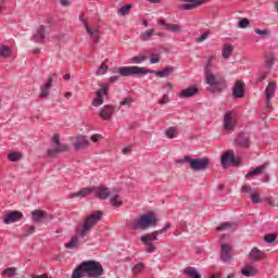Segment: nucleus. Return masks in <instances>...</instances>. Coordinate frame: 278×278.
<instances>
[{
    "label": "nucleus",
    "instance_id": "nucleus-5",
    "mask_svg": "<svg viewBox=\"0 0 278 278\" xmlns=\"http://www.w3.org/2000/svg\"><path fill=\"white\" fill-rule=\"evenodd\" d=\"M205 77V81L207 84L208 92H220L227 88V83L225 77L215 75L214 73L207 74Z\"/></svg>",
    "mask_w": 278,
    "mask_h": 278
},
{
    "label": "nucleus",
    "instance_id": "nucleus-24",
    "mask_svg": "<svg viewBox=\"0 0 278 278\" xmlns=\"http://www.w3.org/2000/svg\"><path fill=\"white\" fill-rule=\"evenodd\" d=\"M233 150L227 151L222 155V166L229 168L231 166V160H233Z\"/></svg>",
    "mask_w": 278,
    "mask_h": 278
},
{
    "label": "nucleus",
    "instance_id": "nucleus-1",
    "mask_svg": "<svg viewBox=\"0 0 278 278\" xmlns=\"http://www.w3.org/2000/svg\"><path fill=\"white\" fill-rule=\"evenodd\" d=\"M101 218H103V212L101 211H96L85 217L81 229H79V227L76 228V236L72 237L70 242L65 244V249H76L77 244H79V238L87 237Z\"/></svg>",
    "mask_w": 278,
    "mask_h": 278
},
{
    "label": "nucleus",
    "instance_id": "nucleus-31",
    "mask_svg": "<svg viewBox=\"0 0 278 278\" xmlns=\"http://www.w3.org/2000/svg\"><path fill=\"white\" fill-rule=\"evenodd\" d=\"M12 55V49L3 43H0V58H4L7 60Z\"/></svg>",
    "mask_w": 278,
    "mask_h": 278
},
{
    "label": "nucleus",
    "instance_id": "nucleus-28",
    "mask_svg": "<svg viewBox=\"0 0 278 278\" xmlns=\"http://www.w3.org/2000/svg\"><path fill=\"white\" fill-rule=\"evenodd\" d=\"M232 53H233V46L231 43H227L224 46V49L222 51V58H224V60H229Z\"/></svg>",
    "mask_w": 278,
    "mask_h": 278
},
{
    "label": "nucleus",
    "instance_id": "nucleus-39",
    "mask_svg": "<svg viewBox=\"0 0 278 278\" xmlns=\"http://www.w3.org/2000/svg\"><path fill=\"white\" fill-rule=\"evenodd\" d=\"M212 60H214V56L208 58L205 66H204V76L211 75L212 73Z\"/></svg>",
    "mask_w": 278,
    "mask_h": 278
},
{
    "label": "nucleus",
    "instance_id": "nucleus-51",
    "mask_svg": "<svg viewBox=\"0 0 278 278\" xmlns=\"http://www.w3.org/2000/svg\"><path fill=\"white\" fill-rule=\"evenodd\" d=\"M56 149L59 150V153H64L68 151V146L64 143L56 144Z\"/></svg>",
    "mask_w": 278,
    "mask_h": 278
},
{
    "label": "nucleus",
    "instance_id": "nucleus-27",
    "mask_svg": "<svg viewBox=\"0 0 278 278\" xmlns=\"http://www.w3.org/2000/svg\"><path fill=\"white\" fill-rule=\"evenodd\" d=\"M243 277H255L257 275V269L253 266H245L241 269Z\"/></svg>",
    "mask_w": 278,
    "mask_h": 278
},
{
    "label": "nucleus",
    "instance_id": "nucleus-45",
    "mask_svg": "<svg viewBox=\"0 0 278 278\" xmlns=\"http://www.w3.org/2000/svg\"><path fill=\"white\" fill-rule=\"evenodd\" d=\"M36 231V226H26L24 227V238H27L28 236H31Z\"/></svg>",
    "mask_w": 278,
    "mask_h": 278
},
{
    "label": "nucleus",
    "instance_id": "nucleus-56",
    "mask_svg": "<svg viewBox=\"0 0 278 278\" xmlns=\"http://www.w3.org/2000/svg\"><path fill=\"white\" fill-rule=\"evenodd\" d=\"M60 153V150L58 148L49 149L48 150V155L49 157H55Z\"/></svg>",
    "mask_w": 278,
    "mask_h": 278
},
{
    "label": "nucleus",
    "instance_id": "nucleus-7",
    "mask_svg": "<svg viewBox=\"0 0 278 278\" xmlns=\"http://www.w3.org/2000/svg\"><path fill=\"white\" fill-rule=\"evenodd\" d=\"M121 77H131L132 75H147V68L138 66H123L118 68Z\"/></svg>",
    "mask_w": 278,
    "mask_h": 278
},
{
    "label": "nucleus",
    "instance_id": "nucleus-9",
    "mask_svg": "<svg viewBox=\"0 0 278 278\" xmlns=\"http://www.w3.org/2000/svg\"><path fill=\"white\" fill-rule=\"evenodd\" d=\"M110 92V88L106 84H102L101 88L96 91V99L91 102L93 108H99V105H103V96H106Z\"/></svg>",
    "mask_w": 278,
    "mask_h": 278
},
{
    "label": "nucleus",
    "instance_id": "nucleus-12",
    "mask_svg": "<svg viewBox=\"0 0 278 278\" xmlns=\"http://www.w3.org/2000/svg\"><path fill=\"white\" fill-rule=\"evenodd\" d=\"M18 220H23V212L21 211H11L3 217L4 225H12V223H18Z\"/></svg>",
    "mask_w": 278,
    "mask_h": 278
},
{
    "label": "nucleus",
    "instance_id": "nucleus-61",
    "mask_svg": "<svg viewBox=\"0 0 278 278\" xmlns=\"http://www.w3.org/2000/svg\"><path fill=\"white\" fill-rule=\"evenodd\" d=\"M232 166H238L240 164V157H236V155H232V160L230 161Z\"/></svg>",
    "mask_w": 278,
    "mask_h": 278
},
{
    "label": "nucleus",
    "instance_id": "nucleus-48",
    "mask_svg": "<svg viewBox=\"0 0 278 278\" xmlns=\"http://www.w3.org/2000/svg\"><path fill=\"white\" fill-rule=\"evenodd\" d=\"M250 197H251L252 203H254V204L262 203V198L260 197L258 193H253V192H252V193L250 194Z\"/></svg>",
    "mask_w": 278,
    "mask_h": 278
},
{
    "label": "nucleus",
    "instance_id": "nucleus-62",
    "mask_svg": "<svg viewBox=\"0 0 278 278\" xmlns=\"http://www.w3.org/2000/svg\"><path fill=\"white\" fill-rule=\"evenodd\" d=\"M52 140H53V142H54L56 146L60 144V143H61V142H60V135L54 134L53 137H52Z\"/></svg>",
    "mask_w": 278,
    "mask_h": 278
},
{
    "label": "nucleus",
    "instance_id": "nucleus-29",
    "mask_svg": "<svg viewBox=\"0 0 278 278\" xmlns=\"http://www.w3.org/2000/svg\"><path fill=\"white\" fill-rule=\"evenodd\" d=\"M264 257H266V254H264V252L260 251L257 248L252 249L250 252V260H264Z\"/></svg>",
    "mask_w": 278,
    "mask_h": 278
},
{
    "label": "nucleus",
    "instance_id": "nucleus-55",
    "mask_svg": "<svg viewBox=\"0 0 278 278\" xmlns=\"http://www.w3.org/2000/svg\"><path fill=\"white\" fill-rule=\"evenodd\" d=\"M241 192L251 195V194H253V189L251 188V186H242L241 187Z\"/></svg>",
    "mask_w": 278,
    "mask_h": 278
},
{
    "label": "nucleus",
    "instance_id": "nucleus-52",
    "mask_svg": "<svg viewBox=\"0 0 278 278\" xmlns=\"http://www.w3.org/2000/svg\"><path fill=\"white\" fill-rule=\"evenodd\" d=\"M255 34H257L258 36H270V30L268 29H265V30H262L260 28H255Z\"/></svg>",
    "mask_w": 278,
    "mask_h": 278
},
{
    "label": "nucleus",
    "instance_id": "nucleus-46",
    "mask_svg": "<svg viewBox=\"0 0 278 278\" xmlns=\"http://www.w3.org/2000/svg\"><path fill=\"white\" fill-rule=\"evenodd\" d=\"M249 25H251V22L247 17H243L242 20L239 21L240 29H247V27H249Z\"/></svg>",
    "mask_w": 278,
    "mask_h": 278
},
{
    "label": "nucleus",
    "instance_id": "nucleus-22",
    "mask_svg": "<svg viewBox=\"0 0 278 278\" xmlns=\"http://www.w3.org/2000/svg\"><path fill=\"white\" fill-rule=\"evenodd\" d=\"M47 218V213L41 210H35L31 212V220L37 224H42V222Z\"/></svg>",
    "mask_w": 278,
    "mask_h": 278
},
{
    "label": "nucleus",
    "instance_id": "nucleus-25",
    "mask_svg": "<svg viewBox=\"0 0 278 278\" xmlns=\"http://www.w3.org/2000/svg\"><path fill=\"white\" fill-rule=\"evenodd\" d=\"M275 92H277V83L269 81L265 89V99H273V97H275Z\"/></svg>",
    "mask_w": 278,
    "mask_h": 278
},
{
    "label": "nucleus",
    "instance_id": "nucleus-19",
    "mask_svg": "<svg viewBox=\"0 0 278 278\" xmlns=\"http://www.w3.org/2000/svg\"><path fill=\"white\" fill-rule=\"evenodd\" d=\"M186 3L180 4V10H194L205 3V0H184Z\"/></svg>",
    "mask_w": 278,
    "mask_h": 278
},
{
    "label": "nucleus",
    "instance_id": "nucleus-14",
    "mask_svg": "<svg viewBox=\"0 0 278 278\" xmlns=\"http://www.w3.org/2000/svg\"><path fill=\"white\" fill-rule=\"evenodd\" d=\"M93 193L96 194L97 199H100V201L110 199V195L112 194L110 188L105 186L93 187Z\"/></svg>",
    "mask_w": 278,
    "mask_h": 278
},
{
    "label": "nucleus",
    "instance_id": "nucleus-18",
    "mask_svg": "<svg viewBox=\"0 0 278 278\" xmlns=\"http://www.w3.org/2000/svg\"><path fill=\"white\" fill-rule=\"evenodd\" d=\"M157 25H162L164 29L172 31V34H179V31H181V26L179 24H168L164 20H159Z\"/></svg>",
    "mask_w": 278,
    "mask_h": 278
},
{
    "label": "nucleus",
    "instance_id": "nucleus-30",
    "mask_svg": "<svg viewBox=\"0 0 278 278\" xmlns=\"http://www.w3.org/2000/svg\"><path fill=\"white\" fill-rule=\"evenodd\" d=\"M264 170H266V164H263L261 166H257L255 169L250 170L245 177L249 179V177H255L257 175H262V173H264Z\"/></svg>",
    "mask_w": 278,
    "mask_h": 278
},
{
    "label": "nucleus",
    "instance_id": "nucleus-34",
    "mask_svg": "<svg viewBox=\"0 0 278 278\" xmlns=\"http://www.w3.org/2000/svg\"><path fill=\"white\" fill-rule=\"evenodd\" d=\"M110 203L113 207H121L123 205V199H121V195L115 194L111 197Z\"/></svg>",
    "mask_w": 278,
    "mask_h": 278
},
{
    "label": "nucleus",
    "instance_id": "nucleus-57",
    "mask_svg": "<svg viewBox=\"0 0 278 278\" xmlns=\"http://www.w3.org/2000/svg\"><path fill=\"white\" fill-rule=\"evenodd\" d=\"M134 103L132 98H126L125 100L119 102V105H128V108Z\"/></svg>",
    "mask_w": 278,
    "mask_h": 278
},
{
    "label": "nucleus",
    "instance_id": "nucleus-38",
    "mask_svg": "<svg viewBox=\"0 0 278 278\" xmlns=\"http://www.w3.org/2000/svg\"><path fill=\"white\" fill-rule=\"evenodd\" d=\"M131 64H142V62H147V55L139 54L130 59Z\"/></svg>",
    "mask_w": 278,
    "mask_h": 278
},
{
    "label": "nucleus",
    "instance_id": "nucleus-43",
    "mask_svg": "<svg viewBox=\"0 0 278 278\" xmlns=\"http://www.w3.org/2000/svg\"><path fill=\"white\" fill-rule=\"evenodd\" d=\"M143 244H146L147 253H155L157 248L155 247V244H153V242L147 241V242H143Z\"/></svg>",
    "mask_w": 278,
    "mask_h": 278
},
{
    "label": "nucleus",
    "instance_id": "nucleus-32",
    "mask_svg": "<svg viewBox=\"0 0 278 278\" xmlns=\"http://www.w3.org/2000/svg\"><path fill=\"white\" fill-rule=\"evenodd\" d=\"M185 275L190 278H201V274H199L197 268L190 266L185 268Z\"/></svg>",
    "mask_w": 278,
    "mask_h": 278
},
{
    "label": "nucleus",
    "instance_id": "nucleus-3",
    "mask_svg": "<svg viewBox=\"0 0 278 278\" xmlns=\"http://www.w3.org/2000/svg\"><path fill=\"white\" fill-rule=\"evenodd\" d=\"M157 223H160L157 216L154 213H148L132 219L130 223V228H132L135 231L138 229L144 231L149 229V227H157Z\"/></svg>",
    "mask_w": 278,
    "mask_h": 278
},
{
    "label": "nucleus",
    "instance_id": "nucleus-20",
    "mask_svg": "<svg viewBox=\"0 0 278 278\" xmlns=\"http://www.w3.org/2000/svg\"><path fill=\"white\" fill-rule=\"evenodd\" d=\"M220 260L225 264H227V262H231V245L225 243L222 244Z\"/></svg>",
    "mask_w": 278,
    "mask_h": 278
},
{
    "label": "nucleus",
    "instance_id": "nucleus-60",
    "mask_svg": "<svg viewBox=\"0 0 278 278\" xmlns=\"http://www.w3.org/2000/svg\"><path fill=\"white\" fill-rule=\"evenodd\" d=\"M101 138H103V136H101L99 134H94L91 136L90 140H91V142H99Z\"/></svg>",
    "mask_w": 278,
    "mask_h": 278
},
{
    "label": "nucleus",
    "instance_id": "nucleus-58",
    "mask_svg": "<svg viewBox=\"0 0 278 278\" xmlns=\"http://www.w3.org/2000/svg\"><path fill=\"white\" fill-rule=\"evenodd\" d=\"M270 100L271 99L265 98V103H266L267 112H271L273 111V102Z\"/></svg>",
    "mask_w": 278,
    "mask_h": 278
},
{
    "label": "nucleus",
    "instance_id": "nucleus-40",
    "mask_svg": "<svg viewBox=\"0 0 278 278\" xmlns=\"http://www.w3.org/2000/svg\"><path fill=\"white\" fill-rule=\"evenodd\" d=\"M129 10H131V4L124 5L117 10V14L119 16H127V14H129Z\"/></svg>",
    "mask_w": 278,
    "mask_h": 278
},
{
    "label": "nucleus",
    "instance_id": "nucleus-21",
    "mask_svg": "<svg viewBox=\"0 0 278 278\" xmlns=\"http://www.w3.org/2000/svg\"><path fill=\"white\" fill-rule=\"evenodd\" d=\"M114 114V106L112 105H104L103 109L100 111L99 116L103 118V121H110Z\"/></svg>",
    "mask_w": 278,
    "mask_h": 278
},
{
    "label": "nucleus",
    "instance_id": "nucleus-54",
    "mask_svg": "<svg viewBox=\"0 0 278 278\" xmlns=\"http://www.w3.org/2000/svg\"><path fill=\"white\" fill-rule=\"evenodd\" d=\"M268 71H261L260 73H258V81H264V79H266V77H268Z\"/></svg>",
    "mask_w": 278,
    "mask_h": 278
},
{
    "label": "nucleus",
    "instance_id": "nucleus-44",
    "mask_svg": "<svg viewBox=\"0 0 278 278\" xmlns=\"http://www.w3.org/2000/svg\"><path fill=\"white\" fill-rule=\"evenodd\" d=\"M108 65L105 64V62L101 63V65L99 66V68L96 71V75H105V73H108Z\"/></svg>",
    "mask_w": 278,
    "mask_h": 278
},
{
    "label": "nucleus",
    "instance_id": "nucleus-49",
    "mask_svg": "<svg viewBox=\"0 0 278 278\" xmlns=\"http://www.w3.org/2000/svg\"><path fill=\"white\" fill-rule=\"evenodd\" d=\"M153 31H155V30L154 29H150V30H148L146 33H142L140 35V39L146 41L148 38H151V36H153Z\"/></svg>",
    "mask_w": 278,
    "mask_h": 278
},
{
    "label": "nucleus",
    "instance_id": "nucleus-53",
    "mask_svg": "<svg viewBox=\"0 0 278 278\" xmlns=\"http://www.w3.org/2000/svg\"><path fill=\"white\" fill-rule=\"evenodd\" d=\"M150 64H160V54H151Z\"/></svg>",
    "mask_w": 278,
    "mask_h": 278
},
{
    "label": "nucleus",
    "instance_id": "nucleus-17",
    "mask_svg": "<svg viewBox=\"0 0 278 278\" xmlns=\"http://www.w3.org/2000/svg\"><path fill=\"white\" fill-rule=\"evenodd\" d=\"M233 99H242L244 97V84L240 80H237L232 88Z\"/></svg>",
    "mask_w": 278,
    "mask_h": 278
},
{
    "label": "nucleus",
    "instance_id": "nucleus-36",
    "mask_svg": "<svg viewBox=\"0 0 278 278\" xmlns=\"http://www.w3.org/2000/svg\"><path fill=\"white\" fill-rule=\"evenodd\" d=\"M236 227V223L233 222H225L224 224L216 227L217 231H225L227 229H233Z\"/></svg>",
    "mask_w": 278,
    "mask_h": 278
},
{
    "label": "nucleus",
    "instance_id": "nucleus-6",
    "mask_svg": "<svg viewBox=\"0 0 278 278\" xmlns=\"http://www.w3.org/2000/svg\"><path fill=\"white\" fill-rule=\"evenodd\" d=\"M79 21L83 23L89 38L94 45H99V40H101V26L90 27V24L84 18V14L79 15Z\"/></svg>",
    "mask_w": 278,
    "mask_h": 278
},
{
    "label": "nucleus",
    "instance_id": "nucleus-26",
    "mask_svg": "<svg viewBox=\"0 0 278 278\" xmlns=\"http://www.w3.org/2000/svg\"><path fill=\"white\" fill-rule=\"evenodd\" d=\"M45 25H41L37 28L36 33L34 34L33 40H35L36 42L42 43L45 42Z\"/></svg>",
    "mask_w": 278,
    "mask_h": 278
},
{
    "label": "nucleus",
    "instance_id": "nucleus-8",
    "mask_svg": "<svg viewBox=\"0 0 278 278\" xmlns=\"http://www.w3.org/2000/svg\"><path fill=\"white\" fill-rule=\"evenodd\" d=\"M72 144L75 151H84L90 147V139L87 136L78 135Z\"/></svg>",
    "mask_w": 278,
    "mask_h": 278
},
{
    "label": "nucleus",
    "instance_id": "nucleus-47",
    "mask_svg": "<svg viewBox=\"0 0 278 278\" xmlns=\"http://www.w3.org/2000/svg\"><path fill=\"white\" fill-rule=\"evenodd\" d=\"M264 240H265V242H268V244H273V242H275V240H277V235L268 233L265 236Z\"/></svg>",
    "mask_w": 278,
    "mask_h": 278
},
{
    "label": "nucleus",
    "instance_id": "nucleus-59",
    "mask_svg": "<svg viewBox=\"0 0 278 278\" xmlns=\"http://www.w3.org/2000/svg\"><path fill=\"white\" fill-rule=\"evenodd\" d=\"M170 99L168 98V94H164L161 100H159L160 105H164L168 103Z\"/></svg>",
    "mask_w": 278,
    "mask_h": 278
},
{
    "label": "nucleus",
    "instance_id": "nucleus-10",
    "mask_svg": "<svg viewBox=\"0 0 278 278\" xmlns=\"http://www.w3.org/2000/svg\"><path fill=\"white\" fill-rule=\"evenodd\" d=\"M233 118H236V112L233 111H229L224 115V129L229 134L236 129V122H233Z\"/></svg>",
    "mask_w": 278,
    "mask_h": 278
},
{
    "label": "nucleus",
    "instance_id": "nucleus-64",
    "mask_svg": "<svg viewBox=\"0 0 278 278\" xmlns=\"http://www.w3.org/2000/svg\"><path fill=\"white\" fill-rule=\"evenodd\" d=\"M33 278H51L49 277V274H41V275H35Z\"/></svg>",
    "mask_w": 278,
    "mask_h": 278
},
{
    "label": "nucleus",
    "instance_id": "nucleus-41",
    "mask_svg": "<svg viewBox=\"0 0 278 278\" xmlns=\"http://www.w3.org/2000/svg\"><path fill=\"white\" fill-rule=\"evenodd\" d=\"M165 136H167V138L173 139V138H177V128L175 127H169L165 130Z\"/></svg>",
    "mask_w": 278,
    "mask_h": 278
},
{
    "label": "nucleus",
    "instance_id": "nucleus-15",
    "mask_svg": "<svg viewBox=\"0 0 278 278\" xmlns=\"http://www.w3.org/2000/svg\"><path fill=\"white\" fill-rule=\"evenodd\" d=\"M199 87L197 86H190L186 89H182L179 93L178 97L179 99H192V97H197L199 94Z\"/></svg>",
    "mask_w": 278,
    "mask_h": 278
},
{
    "label": "nucleus",
    "instance_id": "nucleus-35",
    "mask_svg": "<svg viewBox=\"0 0 278 278\" xmlns=\"http://www.w3.org/2000/svg\"><path fill=\"white\" fill-rule=\"evenodd\" d=\"M9 162H18V160H23V153L13 151L8 154Z\"/></svg>",
    "mask_w": 278,
    "mask_h": 278
},
{
    "label": "nucleus",
    "instance_id": "nucleus-2",
    "mask_svg": "<svg viewBox=\"0 0 278 278\" xmlns=\"http://www.w3.org/2000/svg\"><path fill=\"white\" fill-rule=\"evenodd\" d=\"M76 277L97 278L103 275V265L94 260L84 261L75 269Z\"/></svg>",
    "mask_w": 278,
    "mask_h": 278
},
{
    "label": "nucleus",
    "instance_id": "nucleus-4",
    "mask_svg": "<svg viewBox=\"0 0 278 278\" xmlns=\"http://www.w3.org/2000/svg\"><path fill=\"white\" fill-rule=\"evenodd\" d=\"M211 160L208 157H201V159H192L189 155H185L182 159L177 160L176 164H186L190 165L191 170L199 173L201 170H207Z\"/></svg>",
    "mask_w": 278,
    "mask_h": 278
},
{
    "label": "nucleus",
    "instance_id": "nucleus-42",
    "mask_svg": "<svg viewBox=\"0 0 278 278\" xmlns=\"http://www.w3.org/2000/svg\"><path fill=\"white\" fill-rule=\"evenodd\" d=\"M210 34H212V30H206L202 35L195 38V42L200 45V42H204V40H207L210 38Z\"/></svg>",
    "mask_w": 278,
    "mask_h": 278
},
{
    "label": "nucleus",
    "instance_id": "nucleus-16",
    "mask_svg": "<svg viewBox=\"0 0 278 278\" xmlns=\"http://www.w3.org/2000/svg\"><path fill=\"white\" fill-rule=\"evenodd\" d=\"M235 142L241 149H249L251 147V136L247 132H240Z\"/></svg>",
    "mask_w": 278,
    "mask_h": 278
},
{
    "label": "nucleus",
    "instance_id": "nucleus-63",
    "mask_svg": "<svg viewBox=\"0 0 278 278\" xmlns=\"http://www.w3.org/2000/svg\"><path fill=\"white\" fill-rule=\"evenodd\" d=\"M122 153L124 155H129V153H131V147H126L122 150Z\"/></svg>",
    "mask_w": 278,
    "mask_h": 278
},
{
    "label": "nucleus",
    "instance_id": "nucleus-50",
    "mask_svg": "<svg viewBox=\"0 0 278 278\" xmlns=\"http://www.w3.org/2000/svg\"><path fill=\"white\" fill-rule=\"evenodd\" d=\"M143 268H144V265L142 263H138L132 267V273L135 275H138V273H142Z\"/></svg>",
    "mask_w": 278,
    "mask_h": 278
},
{
    "label": "nucleus",
    "instance_id": "nucleus-37",
    "mask_svg": "<svg viewBox=\"0 0 278 278\" xmlns=\"http://www.w3.org/2000/svg\"><path fill=\"white\" fill-rule=\"evenodd\" d=\"M16 267H9V268H5L1 276L2 277H9V278H12V277H16Z\"/></svg>",
    "mask_w": 278,
    "mask_h": 278
},
{
    "label": "nucleus",
    "instance_id": "nucleus-23",
    "mask_svg": "<svg viewBox=\"0 0 278 278\" xmlns=\"http://www.w3.org/2000/svg\"><path fill=\"white\" fill-rule=\"evenodd\" d=\"M92 192H94V187H87V188H83L79 191L75 192V193H71L70 194V199H76V197H88V194H92Z\"/></svg>",
    "mask_w": 278,
    "mask_h": 278
},
{
    "label": "nucleus",
    "instance_id": "nucleus-33",
    "mask_svg": "<svg viewBox=\"0 0 278 278\" xmlns=\"http://www.w3.org/2000/svg\"><path fill=\"white\" fill-rule=\"evenodd\" d=\"M157 240V232L147 233L141 237V242H154Z\"/></svg>",
    "mask_w": 278,
    "mask_h": 278
},
{
    "label": "nucleus",
    "instance_id": "nucleus-13",
    "mask_svg": "<svg viewBox=\"0 0 278 278\" xmlns=\"http://www.w3.org/2000/svg\"><path fill=\"white\" fill-rule=\"evenodd\" d=\"M146 73L147 75H156V77L164 78V77H169V75H173V73H175V67L166 66L161 71L146 68Z\"/></svg>",
    "mask_w": 278,
    "mask_h": 278
},
{
    "label": "nucleus",
    "instance_id": "nucleus-11",
    "mask_svg": "<svg viewBox=\"0 0 278 278\" xmlns=\"http://www.w3.org/2000/svg\"><path fill=\"white\" fill-rule=\"evenodd\" d=\"M53 79H55V74H50L46 84L40 86L39 99H47L51 92V86H53Z\"/></svg>",
    "mask_w": 278,
    "mask_h": 278
}]
</instances>
